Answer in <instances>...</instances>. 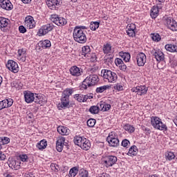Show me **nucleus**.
I'll use <instances>...</instances> for the list:
<instances>
[{
    "label": "nucleus",
    "instance_id": "f257e3e1",
    "mask_svg": "<svg viewBox=\"0 0 177 177\" xmlns=\"http://www.w3.org/2000/svg\"><path fill=\"white\" fill-rule=\"evenodd\" d=\"M86 31L75 28L73 30V37L75 42L79 44H85L86 42Z\"/></svg>",
    "mask_w": 177,
    "mask_h": 177
},
{
    "label": "nucleus",
    "instance_id": "f03ea898",
    "mask_svg": "<svg viewBox=\"0 0 177 177\" xmlns=\"http://www.w3.org/2000/svg\"><path fill=\"white\" fill-rule=\"evenodd\" d=\"M99 82V77L97 75H90L87 76L82 82V89H87L88 86H94Z\"/></svg>",
    "mask_w": 177,
    "mask_h": 177
},
{
    "label": "nucleus",
    "instance_id": "7ed1b4c3",
    "mask_svg": "<svg viewBox=\"0 0 177 177\" xmlns=\"http://www.w3.org/2000/svg\"><path fill=\"white\" fill-rule=\"evenodd\" d=\"M151 124L155 129H158V131H168L167 125L157 116H152L151 118Z\"/></svg>",
    "mask_w": 177,
    "mask_h": 177
},
{
    "label": "nucleus",
    "instance_id": "20e7f679",
    "mask_svg": "<svg viewBox=\"0 0 177 177\" xmlns=\"http://www.w3.org/2000/svg\"><path fill=\"white\" fill-rule=\"evenodd\" d=\"M101 74H103V77L108 80L109 82H115L118 78L117 73L107 69H103Z\"/></svg>",
    "mask_w": 177,
    "mask_h": 177
},
{
    "label": "nucleus",
    "instance_id": "39448f33",
    "mask_svg": "<svg viewBox=\"0 0 177 177\" xmlns=\"http://www.w3.org/2000/svg\"><path fill=\"white\" fill-rule=\"evenodd\" d=\"M106 142H108L111 147H117L118 146H120L118 136H116L115 132L114 131L109 133V136L106 138Z\"/></svg>",
    "mask_w": 177,
    "mask_h": 177
},
{
    "label": "nucleus",
    "instance_id": "423d86ee",
    "mask_svg": "<svg viewBox=\"0 0 177 177\" xmlns=\"http://www.w3.org/2000/svg\"><path fill=\"white\" fill-rule=\"evenodd\" d=\"M50 20L53 23H55L59 27H62L63 26H66L67 24V19L63 17H59V15L54 14L51 15Z\"/></svg>",
    "mask_w": 177,
    "mask_h": 177
},
{
    "label": "nucleus",
    "instance_id": "0eeeda50",
    "mask_svg": "<svg viewBox=\"0 0 177 177\" xmlns=\"http://www.w3.org/2000/svg\"><path fill=\"white\" fill-rule=\"evenodd\" d=\"M117 156L109 155L106 156L104 158V162L106 168H109V167H113L115 162H117Z\"/></svg>",
    "mask_w": 177,
    "mask_h": 177
},
{
    "label": "nucleus",
    "instance_id": "6e6552de",
    "mask_svg": "<svg viewBox=\"0 0 177 177\" xmlns=\"http://www.w3.org/2000/svg\"><path fill=\"white\" fill-rule=\"evenodd\" d=\"M55 28L53 24H47L46 25L43 26L38 31L39 37L42 35H46L48 32L52 31Z\"/></svg>",
    "mask_w": 177,
    "mask_h": 177
},
{
    "label": "nucleus",
    "instance_id": "1a4fd4ad",
    "mask_svg": "<svg viewBox=\"0 0 177 177\" xmlns=\"http://www.w3.org/2000/svg\"><path fill=\"white\" fill-rule=\"evenodd\" d=\"M151 55L155 57L157 62L160 63V62H164L165 57L164 55V53H162L160 50L153 49L151 50Z\"/></svg>",
    "mask_w": 177,
    "mask_h": 177
},
{
    "label": "nucleus",
    "instance_id": "9d476101",
    "mask_svg": "<svg viewBox=\"0 0 177 177\" xmlns=\"http://www.w3.org/2000/svg\"><path fill=\"white\" fill-rule=\"evenodd\" d=\"M147 91H149V88L146 86H138L131 88V92H135L140 96L146 95V93H147Z\"/></svg>",
    "mask_w": 177,
    "mask_h": 177
},
{
    "label": "nucleus",
    "instance_id": "9b49d317",
    "mask_svg": "<svg viewBox=\"0 0 177 177\" xmlns=\"http://www.w3.org/2000/svg\"><path fill=\"white\" fill-rule=\"evenodd\" d=\"M10 142V139L8 137H0V150L2 149L3 145H8ZM6 156L4 153L0 151V160L3 161L6 160Z\"/></svg>",
    "mask_w": 177,
    "mask_h": 177
},
{
    "label": "nucleus",
    "instance_id": "f8f14e48",
    "mask_svg": "<svg viewBox=\"0 0 177 177\" xmlns=\"http://www.w3.org/2000/svg\"><path fill=\"white\" fill-rule=\"evenodd\" d=\"M6 67L10 71H12V73H15V74H16V73H19V65L17 64V62L13 60H8Z\"/></svg>",
    "mask_w": 177,
    "mask_h": 177
},
{
    "label": "nucleus",
    "instance_id": "ddd939ff",
    "mask_svg": "<svg viewBox=\"0 0 177 177\" xmlns=\"http://www.w3.org/2000/svg\"><path fill=\"white\" fill-rule=\"evenodd\" d=\"M46 3L49 9L55 10L56 8H58L57 6L63 3V0H46Z\"/></svg>",
    "mask_w": 177,
    "mask_h": 177
},
{
    "label": "nucleus",
    "instance_id": "4468645a",
    "mask_svg": "<svg viewBox=\"0 0 177 177\" xmlns=\"http://www.w3.org/2000/svg\"><path fill=\"white\" fill-rule=\"evenodd\" d=\"M137 64L139 67H143L145 64H146V62H147L146 55L143 53H140L136 56Z\"/></svg>",
    "mask_w": 177,
    "mask_h": 177
},
{
    "label": "nucleus",
    "instance_id": "2eb2a0df",
    "mask_svg": "<svg viewBox=\"0 0 177 177\" xmlns=\"http://www.w3.org/2000/svg\"><path fill=\"white\" fill-rule=\"evenodd\" d=\"M165 24L171 31H177V22L174 19H166Z\"/></svg>",
    "mask_w": 177,
    "mask_h": 177
},
{
    "label": "nucleus",
    "instance_id": "dca6fc26",
    "mask_svg": "<svg viewBox=\"0 0 177 177\" xmlns=\"http://www.w3.org/2000/svg\"><path fill=\"white\" fill-rule=\"evenodd\" d=\"M69 71L70 74L72 75L73 77H80V75H82V73H84L82 69L78 68L77 66H71Z\"/></svg>",
    "mask_w": 177,
    "mask_h": 177
},
{
    "label": "nucleus",
    "instance_id": "f3484780",
    "mask_svg": "<svg viewBox=\"0 0 177 177\" xmlns=\"http://www.w3.org/2000/svg\"><path fill=\"white\" fill-rule=\"evenodd\" d=\"M0 6L5 10H12L13 9V5L9 0H0Z\"/></svg>",
    "mask_w": 177,
    "mask_h": 177
},
{
    "label": "nucleus",
    "instance_id": "a211bd4d",
    "mask_svg": "<svg viewBox=\"0 0 177 177\" xmlns=\"http://www.w3.org/2000/svg\"><path fill=\"white\" fill-rule=\"evenodd\" d=\"M24 99L26 103H32L35 100V94L30 91H24Z\"/></svg>",
    "mask_w": 177,
    "mask_h": 177
},
{
    "label": "nucleus",
    "instance_id": "6ab92c4d",
    "mask_svg": "<svg viewBox=\"0 0 177 177\" xmlns=\"http://www.w3.org/2000/svg\"><path fill=\"white\" fill-rule=\"evenodd\" d=\"M35 103L44 106L46 103V97L42 94H35Z\"/></svg>",
    "mask_w": 177,
    "mask_h": 177
},
{
    "label": "nucleus",
    "instance_id": "aec40b11",
    "mask_svg": "<svg viewBox=\"0 0 177 177\" xmlns=\"http://www.w3.org/2000/svg\"><path fill=\"white\" fill-rule=\"evenodd\" d=\"M13 104V100L8 98L3 100L0 102V110H3V109H8Z\"/></svg>",
    "mask_w": 177,
    "mask_h": 177
},
{
    "label": "nucleus",
    "instance_id": "412c9836",
    "mask_svg": "<svg viewBox=\"0 0 177 177\" xmlns=\"http://www.w3.org/2000/svg\"><path fill=\"white\" fill-rule=\"evenodd\" d=\"M25 26L27 28L31 29L35 27V21H34V17L32 16H28L25 18Z\"/></svg>",
    "mask_w": 177,
    "mask_h": 177
},
{
    "label": "nucleus",
    "instance_id": "4be33fe9",
    "mask_svg": "<svg viewBox=\"0 0 177 177\" xmlns=\"http://www.w3.org/2000/svg\"><path fill=\"white\" fill-rule=\"evenodd\" d=\"M64 142H66V138L64 137H61L57 139L56 142V149L59 153H62V151H63Z\"/></svg>",
    "mask_w": 177,
    "mask_h": 177
},
{
    "label": "nucleus",
    "instance_id": "5701e85b",
    "mask_svg": "<svg viewBox=\"0 0 177 177\" xmlns=\"http://www.w3.org/2000/svg\"><path fill=\"white\" fill-rule=\"evenodd\" d=\"M66 109L70 107V99L62 97L61 103L58 105V109Z\"/></svg>",
    "mask_w": 177,
    "mask_h": 177
},
{
    "label": "nucleus",
    "instance_id": "b1692460",
    "mask_svg": "<svg viewBox=\"0 0 177 177\" xmlns=\"http://www.w3.org/2000/svg\"><path fill=\"white\" fill-rule=\"evenodd\" d=\"M57 131L59 135L63 136L70 135V129L64 126H59Z\"/></svg>",
    "mask_w": 177,
    "mask_h": 177
},
{
    "label": "nucleus",
    "instance_id": "393cba45",
    "mask_svg": "<svg viewBox=\"0 0 177 177\" xmlns=\"http://www.w3.org/2000/svg\"><path fill=\"white\" fill-rule=\"evenodd\" d=\"M9 19H6L3 17H0V28L1 31H5L6 27H8V24H9Z\"/></svg>",
    "mask_w": 177,
    "mask_h": 177
},
{
    "label": "nucleus",
    "instance_id": "a878e982",
    "mask_svg": "<svg viewBox=\"0 0 177 177\" xmlns=\"http://www.w3.org/2000/svg\"><path fill=\"white\" fill-rule=\"evenodd\" d=\"M90 53L91 47H89V46H84L82 48V51L80 52L82 56H84V57H89Z\"/></svg>",
    "mask_w": 177,
    "mask_h": 177
},
{
    "label": "nucleus",
    "instance_id": "bb28decb",
    "mask_svg": "<svg viewBox=\"0 0 177 177\" xmlns=\"http://www.w3.org/2000/svg\"><path fill=\"white\" fill-rule=\"evenodd\" d=\"M161 9V6H153V8L151 10V17H152V19H156L157 17V16H158V10Z\"/></svg>",
    "mask_w": 177,
    "mask_h": 177
},
{
    "label": "nucleus",
    "instance_id": "cd10ccee",
    "mask_svg": "<svg viewBox=\"0 0 177 177\" xmlns=\"http://www.w3.org/2000/svg\"><path fill=\"white\" fill-rule=\"evenodd\" d=\"M165 48L168 52H177V43L174 44H166Z\"/></svg>",
    "mask_w": 177,
    "mask_h": 177
},
{
    "label": "nucleus",
    "instance_id": "c85d7f7f",
    "mask_svg": "<svg viewBox=\"0 0 177 177\" xmlns=\"http://www.w3.org/2000/svg\"><path fill=\"white\" fill-rule=\"evenodd\" d=\"M18 60L26 62V50L23 48L18 50Z\"/></svg>",
    "mask_w": 177,
    "mask_h": 177
},
{
    "label": "nucleus",
    "instance_id": "c756f323",
    "mask_svg": "<svg viewBox=\"0 0 177 177\" xmlns=\"http://www.w3.org/2000/svg\"><path fill=\"white\" fill-rule=\"evenodd\" d=\"M40 46L43 48V49H46L48 48H50L52 46V44L50 41L48 39H46L39 42Z\"/></svg>",
    "mask_w": 177,
    "mask_h": 177
},
{
    "label": "nucleus",
    "instance_id": "7c9ffc66",
    "mask_svg": "<svg viewBox=\"0 0 177 177\" xmlns=\"http://www.w3.org/2000/svg\"><path fill=\"white\" fill-rule=\"evenodd\" d=\"M46 146H48V142H46V140H42L37 145V147L39 150H44V149H46Z\"/></svg>",
    "mask_w": 177,
    "mask_h": 177
},
{
    "label": "nucleus",
    "instance_id": "2f4dec72",
    "mask_svg": "<svg viewBox=\"0 0 177 177\" xmlns=\"http://www.w3.org/2000/svg\"><path fill=\"white\" fill-rule=\"evenodd\" d=\"M73 97L80 103H85V97L83 94H75L73 95Z\"/></svg>",
    "mask_w": 177,
    "mask_h": 177
},
{
    "label": "nucleus",
    "instance_id": "473e14b6",
    "mask_svg": "<svg viewBox=\"0 0 177 177\" xmlns=\"http://www.w3.org/2000/svg\"><path fill=\"white\" fill-rule=\"evenodd\" d=\"M71 95H73V89H71V88H66L63 92L62 97H66V99H70Z\"/></svg>",
    "mask_w": 177,
    "mask_h": 177
},
{
    "label": "nucleus",
    "instance_id": "72a5a7b5",
    "mask_svg": "<svg viewBox=\"0 0 177 177\" xmlns=\"http://www.w3.org/2000/svg\"><path fill=\"white\" fill-rule=\"evenodd\" d=\"M99 26H100V22L99 21H91L90 24V28L92 31H96L97 28H99Z\"/></svg>",
    "mask_w": 177,
    "mask_h": 177
},
{
    "label": "nucleus",
    "instance_id": "f704fd0d",
    "mask_svg": "<svg viewBox=\"0 0 177 177\" xmlns=\"http://www.w3.org/2000/svg\"><path fill=\"white\" fill-rule=\"evenodd\" d=\"M137 154H138V147L133 145L129 149V155L136 156Z\"/></svg>",
    "mask_w": 177,
    "mask_h": 177
},
{
    "label": "nucleus",
    "instance_id": "c9c22d12",
    "mask_svg": "<svg viewBox=\"0 0 177 177\" xmlns=\"http://www.w3.org/2000/svg\"><path fill=\"white\" fill-rule=\"evenodd\" d=\"M84 145H82L81 149L83 150L88 151L91 149V142L89 140H84Z\"/></svg>",
    "mask_w": 177,
    "mask_h": 177
},
{
    "label": "nucleus",
    "instance_id": "e433bc0d",
    "mask_svg": "<svg viewBox=\"0 0 177 177\" xmlns=\"http://www.w3.org/2000/svg\"><path fill=\"white\" fill-rule=\"evenodd\" d=\"M77 174H78V167H74L72 169H71L68 176L75 177L77 176Z\"/></svg>",
    "mask_w": 177,
    "mask_h": 177
},
{
    "label": "nucleus",
    "instance_id": "4c0bfd02",
    "mask_svg": "<svg viewBox=\"0 0 177 177\" xmlns=\"http://www.w3.org/2000/svg\"><path fill=\"white\" fill-rule=\"evenodd\" d=\"M165 158L169 161H171L175 158V154L172 151H167L165 153Z\"/></svg>",
    "mask_w": 177,
    "mask_h": 177
},
{
    "label": "nucleus",
    "instance_id": "58836bf2",
    "mask_svg": "<svg viewBox=\"0 0 177 177\" xmlns=\"http://www.w3.org/2000/svg\"><path fill=\"white\" fill-rule=\"evenodd\" d=\"M124 129L130 133L135 132V127L129 124H125L124 126Z\"/></svg>",
    "mask_w": 177,
    "mask_h": 177
},
{
    "label": "nucleus",
    "instance_id": "ea45409f",
    "mask_svg": "<svg viewBox=\"0 0 177 177\" xmlns=\"http://www.w3.org/2000/svg\"><path fill=\"white\" fill-rule=\"evenodd\" d=\"M121 57H122V59H123V60L124 62H126V63H128V62H129V60L131 59V55L128 53H123L121 55Z\"/></svg>",
    "mask_w": 177,
    "mask_h": 177
},
{
    "label": "nucleus",
    "instance_id": "a19ab883",
    "mask_svg": "<svg viewBox=\"0 0 177 177\" xmlns=\"http://www.w3.org/2000/svg\"><path fill=\"white\" fill-rule=\"evenodd\" d=\"M88 111H90L91 114H97V113H99V106H92L90 107Z\"/></svg>",
    "mask_w": 177,
    "mask_h": 177
},
{
    "label": "nucleus",
    "instance_id": "79ce46f5",
    "mask_svg": "<svg viewBox=\"0 0 177 177\" xmlns=\"http://www.w3.org/2000/svg\"><path fill=\"white\" fill-rule=\"evenodd\" d=\"M103 52L106 54L110 53V52H111V46L109 44L104 45L103 47Z\"/></svg>",
    "mask_w": 177,
    "mask_h": 177
},
{
    "label": "nucleus",
    "instance_id": "37998d69",
    "mask_svg": "<svg viewBox=\"0 0 177 177\" xmlns=\"http://www.w3.org/2000/svg\"><path fill=\"white\" fill-rule=\"evenodd\" d=\"M109 88V86H102L96 88L97 93H103Z\"/></svg>",
    "mask_w": 177,
    "mask_h": 177
},
{
    "label": "nucleus",
    "instance_id": "c03bdc74",
    "mask_svg": "<svg viewBox=\"0 0 177 177\" xmlns=\"http://www.w3.org/2000/svg\"><path fill=\"white\" fill-rule=\"evenodd\" d=\"M151 39L153 41H155V42H159V41H161V36L158 33H153L152 34Z\"/></svg>",
    "mask_w": 177,
    "mask_h": 177
},
{
    "label": "nucleus",
    "instance_id": "a18cd8bd",
    "mask_svg": "<svg viewBox=\"0 0 177 177\" xmlns=\"http://www.w3.org/2000/svg\"><path fill=\"white\" fill-rule=\"evenodd\" d=\"M95 124H96V120L95 119H89L87 120V125L90 128H93V127H95Z\"/></svg>",
    "mask_w": 177,
    "mask_h": 177
},
{
    "label": "nucleus",
    "instance_id": "49530a36",
    "mask_svg": "<svg viewBox=\"0 0 177 177\" xmlns=\"http://www.w3.org/2000/svg\"><path fill=\"white\" fill-rule=\"evenodd\" d=\"M104 60L105 63H110V64H111V63H113V55L105 56Z\"/></svg>",
    "mask_w": 177,
    "mask_h": 177
},
{
    "label": "nucleus",
    "instance_id": "de8ad7c7",
    "mask_svg": "<svg viewBox=\"0 0 177 177\" xmlns=\"http://www.w3.org/2000/svg\"><path fill=\"white\" fill-rule=\"evenodd\" d=\"M82 137H80V136H76L74 138V143L75 145H76L77 146H80L81 145V141L82 140Z\"/></svg>",
    "mask_w": 177,
    "mask_h": 177
},
{
    "label": "nucleus",
    "instance_id": "09e8293b",
    "mask_svg": "<svg viewBox=\"0 0 177 177\" xmlns=\"http://www.w3.org/2000/svg\"><path fill=\"white\" fill-rule=\"evenodd\" d=\"M79 175L80 177H88V171L81 169Z\"/></svg>",
    "mask_w": 177,
    "mask_h": 177
},
{
    "label": "nucleus",
    "instance_id": "8fccbe9b",
    "mask_svg": "<svg viewBox=\"0 0 177 177\" xmlns=\"http://www.w3.org/2000/svg\"><path fill=\"white\" fill-rule=\"evenodd\" d=\"M136 30V26H135V24H129L127 26V31L129 30Z\"/></svg>",
    "mask_w": 177,
    "mask_h": 177
},
{
    "label": "nucleus",
    "instance_id": "3c124183",
    "mask_svg": "<svg viewBox=\"0 0 177 177\" xmlns=\"http://www.w3.org/2000/svg\"><path fill=\"white\" fill-rule=\"evenodd\" d=\"M19 157L23 162H27L28 161V156L26 154L19 155Z\"/></svg>",
    "mask_w": 177,
    "mask_h": 177
},
{
    "label": "nucleus",
    "instance_id": "603ef678",
    "mask_svg": "<svg viewBox=\"0 0 177 177\" xmlns=\"http://www.w3.org/2000/svg\"><path fill=\"white\" fill-rule=\"evenodd\" d=\"M97 107H99V110H101V111H104V102H100V103L97 104Z\"/></svg>",
    "mask_w": 177,
    "mask_h": 177
},
{
    "label": "nucleus",
    "instance_id": "864d4df0",
    "mask_svg": "<svg viewBox=\"0 0 177 177\" xmlns=\"http://www.w3.org/2000/svg\"><path fill=\"white\" fill-rule=\"evenodd\" d=\"M91 59V62H97V57H96V54L92 53L89 55V57Z\"/></svg>",
    "mask_w": 177,
    "mask_h": 177
},
{
    "label": "nucleus",
    "instance_id": "5fc2aeb1",
    "mask_svg": "<svg viewBox=\"0 0 177 177\" xmlns=\"http://www.w3.org/2000/svg\"><path fill=\"white\" fill-rule=\"evenodd\" d=\"M12 88H16V89H20V85H19V82L14 81L11 83Z\"/></svg>",
    "mask_w": 177,
    "mask_h": 177
},
{
    "label": "nucleus",
    "instance_id": "6e6d98bb",
    "mask_svg": "<svg viewBox=\"0 0 177 177\" xmlns=\"http://www.w3.org/2000/svg\"><path fill=\"white\" fill-rule=\"evenodd\" d=\"M127 34L128 36L131 37V38H133L136 36V34L135 33V30H127Z\"/></svg>",
    "mask_w": 177,
    "mask_h": 177
},
{
    "label": "nucleus",
    "instance_id": "4d7b16f0",
    "mask_svg": "<svg viewBox=\"0 0 177 177\" xmlns=\"http://www.w3.org/2000/svg\"><path fill=\"white\" fill-rule=\"evenodd\" d=\"M88 99H93V93L84 95V102Z\"/></svg>",
    "mask_w": 177,
    "mask_h": 177
},
{
    "label": "nucleus",
    "instance_id": "13d9d810",
    "mask_svg": "<svg viewBox=\"0 0 177 177\" xmlns=\"http://www.w3.org/2000/svg\"><path fill=\"white\" fill-rule=\"evenodd\" d=\"M19 32H21V34H24L26 32H27V29L26 28V27L23 26H20L19 27Z\"/></svg>",
    "mask_w": 177,
    "mask_h": 177
},
{
    "label": "nucleus",
    "instance_id": "bf43d9fd",
    "mask_svg": "<svg viewBox=\"0 0 177 177\" xmlns=\"http://www.w3.org/2000/svg\"><path fill=\"white\" fill-rule=\"evenodd\" d=\"M115 63L116 66H121L124 63V62L122 61V59L116 58L115 60Z\"/></svg>",
    "mask_w": 177,
    "mask_h": 177
},
{
    "label": "nucleus",
    "instance_id": "052dcab7",
    "mask_svg": "<svg viewBox=\"0 0 177 177\" xmlns=\"http://www.w3.org/2000/svg\"><path fill=\"white\" fill-rule=\"evenodd\" d=\"M129 145V140L124 139L122 141V146H123V147H128Z\"/></svg>",
    "mask_w": 177,
    "mask_h": 177
},
{
    "label": "nucleus",
    "instance_id": "680f3d73",
    "mask_svg": "<svg viewBox=\"0 0 177 177\" xmlns=\"http://www.w3.org/2000/svg\"><path fill=\"white\" fill-rule=\"evenodd\" d=\"M111 109V105L104 102V111H109Z\"/></svg>",
    "mask_w": 177,
    "mask_h": 177
},
{
    "label": "nucleus",
    "instance_id": "e2e57ef3",
    "mask_svg": "<svg viewBox=\"0 0 177 177\" xmlns=\"http://www.w3.org/2000/svg\"><path fill=\"white\" fill-rule=\"evenodd\" d=\"M8 165L10 168H12V169H13V168H16V162L15 160H12V162L9 163Z\"/></svg>",
    "mask_w": 177,
    "mask_h": 177
},
{
    "label": "nucleus",
    "instance_id": "0e129e2a",
    "mask_svg": "<svg viewBox=\"0 0 177 177\" xmlns=\"http://www.w3.org/2000/svg\"><path fill=\"white\" fill-rule=\"evenodd\" d=\"M119 68H120V70H122V71H125L127 70V65H125V64H124V62L119 66Z\"/></svg>",
    "mask_w": 177,
    "mask_h": 177
},
{
    "label": "nucleus",
    "instance_id": "69168bd1",
    "mask_svg": "<svg viewBox=\"0 0 177 177\" xmlns=\"http://www.w3.org/2000/svg\"><path fill=\"white\" fill-rule=\"evenodd\" d=\"M165 2V0H156V4L158 6H161Z\"/></svg>",
    "mask_w": 177,
    "mask_h": 177
},
{
    "label": "nucleus",
    "instance_id": "338daca9",
    "mask_svg": "<svg viewBox=\"0 0 177 177\" xmlns=\"http://www.w3.org/2000/svg\"><path fill=\"white\" fill-rule=\"evenodd\" d=\"M115 89H117L118 91H122V86L121 85H116L114 86Z\"/></svg>",
    "mask_w": 177,
    "mask_h": 177
},
{
    "label": "nucleus",
    "instance_id": "774afa93",
    "mask_svg": "<svg viewBox=\"0 0 177 177\" xmlns=\"http://www.w3.org/2000/svg\"><path fill=\"white\" fill-rule=\"evenodd\" d=\"M98 177H110V175L106 173H102L101 176H99Z\"/></svg>",
    "mask_w": 177,
    "mask_h": 177
}]
</instances>
